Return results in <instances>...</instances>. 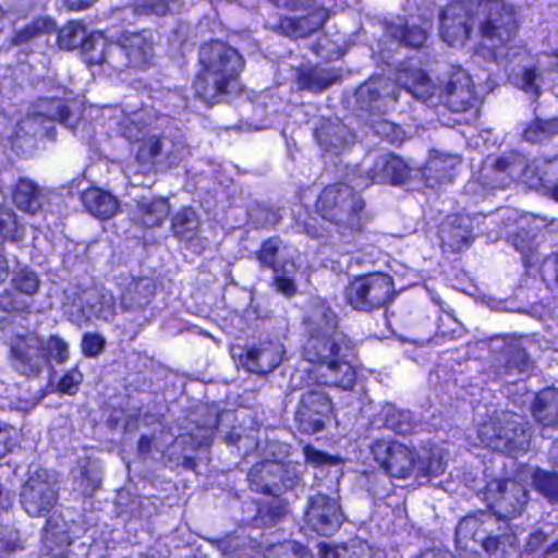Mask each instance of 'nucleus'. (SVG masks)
Returning <instances> with one entry per match:
<instances>
[{
    "instance_id": "nucleus-1",
    "label": "nucleus",
    "mask_w": 558,
    "mask_h": 558,
    "mask_svg": "<svg viewBox=\"0 0 558 558\" xmlns=\"http://www.w3.org/2000/svg\"><path fill=\"white\" fill-rule=\"evenodd\" d=\"M307 336L301 357L307 363V387L301 392L293 421L303 435L324 432L337 418L332 398L322 387L352 392L357 383L356 342L340 329L339 317L326 300H317L306 318Z\"/></svg>"
},
{
    "instance_id": "nucleus-2",
    "label": "nucleus",
    "mask_w": 558,
    "mask_h": 558,
    "mask_svg": "<svg viewBox=\"0 0 558 558\" xmlns=\"http://www.w3.org/2000/svg\"><path fill=\"white\" fill-rule=\"evenodd\" d=\"M245 66L244 56L228 41L216 38L202 43L197 51V70L191 82L194 99L213 108L240 95Z\"/></svg>"
},
{
    "instance_id": "nucleus-3",
    "label": "nucleus",
    "mask_w": 558,
    "mask_h": 558,
    "mask_svg": "<svg viewBox=\"0 0 558 558\" xmlns=\"http://www.w3.org/2000/svg\"><path fill=\"white\" fill-rule=\"evenodd\" d=\"M314 213L333 227L343 243H352L367 229L369 215L361 191L344 180L325 184L318 192Z\"/></svg>"
},
{
    "instance_id": "nucleus-4",
    "label": "nucleus",
    "mask_w": 558,
    "mask_h": 558,
    "mask_svg": "<svg viewBox=\"0 0 558 558\" xmlns=\"http://www.w3.org/2000/svg\"><path fill=\"white\" fill-rule=\"evenodd\" d=\"M532 426L513 411H502L478 427V437L488 447L510 457L525 454L531 447Z\"/></svg>"
},
{
    "instance_id": "nucleus-5",
    "label": "nucleus",
    "mask_w": 558,
    "mask_h": 558,
    "mask_svg": "<svg viewBox=\"0 0 558 558\" xmlns=\"http://www.w3.org/2000/svg\"><path fill=\"white\" fill-rule=\"evenodd\" d=\"M477 35L492 48H506L519 35L521 20L518 7L507 0H480Z\"/></svg>"
},
{
    "instance_id": "nucleus-6",
    "label": "nucleus",
    "mask_w": 558,
    "mask_h": 558,
    "mask_svg": "<svg viewBox=\"0 0 558 558\" xmlns=\"http://www.w3.org/2000/svg\"><path fill=\"white\" fill-rule=\"evenodd\" d=\"M343 299L354 311L371 313L395 299L393 278L381 271L353 276L343 288Z\"/></svg>"
},
{
    "instance_id": "nucleus-7",
    "label": "nucleus",
    "mask_w": 558,
    "mask_h": 558,
    "mask_svg": "<svg viewBox=\"0 0 558 558\" xmlns=\"http://www.w3.org/2000/svg\"><path fill=\"white\" fill-rule=\"evenodd\" d=\"M373 460L389 477L410 478L415 471V448L392 438H377L369 446Z\"/></svg>"
},
{
    "instance_id": "nucleus-8",
    "label": "nucleus",
    "mask_w": 558,
    "mask_h": 558,
    "mask_svg": "<svg viewBox=\"0 0 558 558\" xmlns=\"http://www.w3.org/2000/svg\"><path fill=\"white\" fill-rule=\"evenodd\" d=\"M20 496L23 509L31 517L48 514L58 500L54 475L46 469L36 470L22 486Z\"/></svg>"
},
{
    "instance_id": "nucleus-9",
    "label": "nucleus",
    "mask_w": 558,
    "mask_h": 558,
    "mask_svg": "<svg viewBox=\"0 0 558 558\" xmlns=\"http://www.w3.org/2000/svg\"><path fill=\"white\" fill-rule=\"evenodd\" d=\"M9 348L11 367L28 378L37 377L48 362L44 354V341L34 332L12 337Z\"/></svg>"
},
{
    "instance_id": "nucleus-10",
    "label": "nucleus",
    "mask_w": 558,
    "mask_h": 558,
    "mask_svg": "<svg viewBox=\"0 0 558 558\" xmlns=\"http://www.w3.org/2000/svg\"><path fill=\"white\" fill-rule=\"evenodd\" d=\"M475 13L463 2L451 1L439 13V37L450 47H461L471 37Z\"/></svg>"
},
{
    "instance_id": "nucleus-11",
    "label": "nucleus",
    "mask_w": 558,
    "mask_h": 558,
    "mask_svg": "<svg viewBox=\"0 0 558 558\" xmlns=\"http://www.w3.org/2000/svg\"><path fill=\"white\" fill-rule=\"evenodd\" d=\"M343 513L340 504L328 495L317 493L307 500L304 523L316 534L330 537L341 527Z\"/></svg>"
},
{
    "instance_id": "nucleus-12",
    "label": "nucleus",
    "mask_w": 558,
    "mask_h": 558,
    "mask_svg": "<svg viewBox=\"0 0 558 558\" xmlns=\"http://www.w3.org/2000/svg\"><path fill=\"white\" fill-rule=\"evenodd\" d=\"M107 45H114L122 51L129 68L146 71L154 64V38L153 32L148 28L123 31L116 39L107 38Z\"/></svg>"
},
{
    "instance_id": "nucleus-13",
    "label": "nucleus",
    "mask_w": 558,
    "mask_h": 558,
    "mask_svg": "<svg viewBox=\"0 0 558 558\" xmlns=\"http://www.w3.org/2000/svg\"><path fill=\"white\" fill-rule=\"evenodd\" d=\"M440 97L452 112H466L477 101L475 84L471 75L461 66H453L445 82Z\"/></svg>"
},
{
    "instance_id": "nucleus-14",
    "label": "nucleus",
    "mask_w": 558,
    "mask_h": 558,
    "mask_svg": "<svg viewBox=\"0 0 558 558\" xmlns=\"http://www.w3.org/2000/svg\"><path fill=\"white\" fill-rule=\"evenodd\" d=\"M328 17V10L324 7H318L302 16L279 15L277 22L270 28L283 37L296 40L306 38L320 29Z\"/></svg>"
},
{
    "instance_id": "nucleus-15",
    "label": "nucleus",
    "mask_w": 558,
    "mask_h": 558,
    "mask_svg": "<svg viewBox=\"0 0 558 558\" xmlns=\"http://www.w3.org/2000/svg\"><path fill=\"white\" fill-rule=\"evenodd\" d=\"M412 169L408 162L393 153L381 155L366 171L368 184L400 186L411 178Z\"/></svg>"
},
{
    "instance_id": "nucleus-16",
    "label": "nucleus",
    "mask_w": 558,
    "mask_h": 558,
    "mask_svg": "<svg viewBox=\"0 0 558 558\" xmlns=\"http://www.w3.org/2000/svg\"><path fill=\"white\" fill-rule=\"evenodd\" d=\"M432 27L430 19L420 17L418 22H414L408 17H399L398 22L388 24L387 31L399 46L420 50L426 46Z\"/></svg>"
},
{
    "instance_id": "nucleus-17",
    "label": "nucleus",
    "mask_w": 558,
    "mask_h": 558,
    "mask_svg": "<svg viewBox=\"0 0 558 558\" xmlns=\"http://www.w3.org/2000/svg\"><path fill=\"white\" fill-rule=\"evenodd\" d=\"M496 502L505 518H515L522 513L527 501V489L515 480L502 477L497 481Z\"/></svg>"
},
{
    "instance_id": "nucleus-18",
    "label": "nucleus",
    "mask_w": 558,
    "mask_h": 558,
    "mask_svg": "<svg viewBox=\"0 0 558 558\" xmlns=\"http://www.w3.org/2000/svg\"><path fill=\"white\" fill-rule=\"evenodd\" d=\"M157 284L151 277L132 278L120 295L121 306L125 311H140L148 306L155 299Z\"/></svg>"
},
{
    "instance_id": "nucleus-19",
    "label": "nucleus",
    "mask_w": 558,
    "mask_h": 558,
    "mask_svg": "<svg viewBox=\"0 0 558 558\" xmlns=\"http://www.w3.org/2000/svg\"><path fill=\"white\" fill-rule=\"evenodd\" d=\"M170 234L179 242L191 244L198 238L201 217L192 205H183L169 217Z\"/></svg>"
},
{
    "instance_id": "nucleus-20",
    "label": "nucleus",
    "mask_w": 558,
    "mask_h": 558,
    "mask_svg": "<svg viewBox=\"0 0 558 558\" xmlns=\"http://www.w3.org/2000/svg\"><path fill=\"white\" fill-rule=\"evenodd\" d=\"M521 159L517 177L526 189L543 190L547 187V183L551 182L550 177H558V163L549 161L545 168H541L535 159H529L523 154H521Z\"/></svg>"
},
{
    "instance_id": "nucleus-21",
    "label": "nucleus",
    "mask_w": 558,
    "mask_h": 558,
    "mask_svg": "<svg viewBox=\"0 0 558 558\" xmlns=\"http://www.w3.org/2000/svg\"><path fill=\"white\" fill-rule=\"evenodd\" d=\"M457 160L451 155L436 154L430 156L422 169V178L426 186L435 189L449 183L454 177Z\"/></svg>"
},
{
    "instance_id": "nucleus-22",
    "label": "nucleus",
    "mask_w": 558,
    "mask_h": 558,
    "mask_svg": "<svg viewBox=\"0 0 558 558\" xmlns=\"http://www.w3.org/2000/svg\"><path fill=\"white\" fill-rule=\"evenodd\" d=\"M171 204L166 196H154L149 201L137 202L136 222L145 229L159 228L170 217Z\"/></svg>"
},
{
    "instance_id": "nucleus-23",
    "label": "nucleus",
    "mask_w": 558,
    "mask_h": 558,
    "mask_svg": "<svg viewBox=\"0 0 558 558\" xmlns=\"http://www.w3.org/2000/svg\"><path fill=\"white\" fill-rule=\"evenodd\" d=\"M13 202L20 210L34 215L43 209L47 195L33 181L20 179L13 192Z\"/></svg>"
},
{
    "instance_id": "nucleus-24",
    "label": "nucleus",
    "mask_w": 558,
    "mask_h": 558,
    "mask_svg": "<svg viewBox=\"0 0 558 558\" xmlns=\"http://www.w3.org/2000/svg\"><path fill=\"white\" fill-rule=\"evenodd\" d=\"M530 411L533 418L543 427H557L558 393L554 391L536 393Z\"/></svg>"
},
{
    "instance_id": "nucleus-25",
    "label": "nucleus",
    "mask_w": 558,
    "mask_h": 558,
    "mask_svg": "<svg viewBox=\"0 0 558 558\" xmlns=\"http://www.w3.org/2000/svg\"><path fill=\"white\" fill-rule=\"evenodd\" d=\"M276 478L275 465L270 461L254 463L246 475L250 489L266 496H276L272 488Z\"/></svg>"
},
{
    "instance_id": "nucleus-26",
    "label": "nucleus",
    "mask_w": 558,
    "mask_h": 558,
    "mask_svg": "<svg viewBox=\"0 0 558 558\" xmlns=\"http://www.w3.org/2000/svg\"><path fill=\"white\" fill-rule=\"evenodd\" d=\"M270 354L271 351L268 348L246 345L240 353L239 361L247 372L265 375L278 365V361L268 359Z\"/></svg>"
},
{
    "instance_id": "nucleus-27",
    "label": "nucleus",
    "mask_w": 558,
    "mask_h": 558,
    "mask_svg": "<svg viewBox=\"0 0 558 558\" xmlns=\"http://www.w3.org/2000/svg\"><path fill=\"white\" fill-rule=\"evenodd\" d=\"M558 135V116L543 119L535 117L525 123L521 138L530 144H539Z\"/></svg>"
},
{
    "instance_id": "nucleus-28",
    "label": "nucleus",
    "mask_w": 558,
    "mask_h": 558,
    "mask_svg": "<svg viewBox=\"0 0 558 558\" xmlns=\"http://www.w3.org/2000/svg\"><path fill=\"white\" fill-rule=\"evenodd\" d=\"M337 80V75H327L325 70H319L317 66L302 69L296 73L299 87L315 94L326 90Z\"/></svg>"
},
{
    "instance_id": "nucleus-29",
    "label": "nucleus",
    "mask_w": 558,
    "mask_h": 558,
    "mask_svg": "<svg viewBox=\"0 0 558 558\" xmlns=\"http://www.w3.org/2000/svg\"><path fill=\"white\" fill-rule=\"evenodd\" d=\"M43 542L52 556L61 557L72 541L69 533L59 525L58 519L51 518L47 521Z\"/></svg>"
},
{
    "instance_id": "nucleus-30",
    "label": "nucleus",
    "mask_w": 558,
    "mask_h": 558,
    "mask_svg": "<svg viewBox=\"0 0 558 558\" xmlns=\"http://www.w3.org/2000/svg\"><path fill=\"white\" fill-rule=\"evenodd\" d=\"M400 77L402 87L416 98H425L432 95V80L422 69H405Z\"/></svg>"
},
{
    "instance_id": "nucleus-31",
    "label": "nucleus",
    "mask_w": 558,
    "mask_h": 558,
    "mask_svg": "<svg viewBox=\"0 0 558 558\" xmlns=\"http://www.w3.org/2000/svg\"><path fill=\"white\" fill-rule=\"evenodd\" d=\"M281 243L282 241L278 235L262 241L259 248L255 252L260 268L270 269L274 272L283 270V265L278 262Z\"/></svg>"
},
{
    "instance_id": "nucleus-32",
    "label": "nucleus",
    "mask_w": 558,
    "mask_h": 558,
    "mask_svg": "<svg viewBox=\"0 0 558 558\" xmlns=\"http://www.w3.org/2000/svg\"><path fill=\"white\" fill-rule=\"evenodd\" d=\"M473 243L472 230L451 223L444 230L441 235V246L451 253H460Z\"/></svg>"
},
{
    "instance_id": "nucleus-33",
    "label": "nucleus",
    "mask_w": 558,
    "mask_h": 558,
    "mask_svg": "<svg viewBox=\"0 0 558 558\" xmlns=\"http://www.w3.org/2000/svg\"><path fill=\"white\" fill-rule=\"evenodd\" d=\"M56 29L54 22L47 16L34 19L23 28L16 31L13 43L16 45L26 44L44 34H49Z\"/></svg>"
},
{
    "instance_id": "nucleus-34",
    "label": "nucleus",
    "mask_w": 558,
    "mask_h": 558,
    "mask_svg": "<svg viewBox=\"0 0 558 558\" xmlns=\"http://www.w3.org/2000/svg\"><path fill=\"white\" fill-rule=\"evenodd\" d=\"M522 162L521 154L513 153L509 156H500L493 163V170L497 174H501V182L493 185V187L505 189L514 180L518 174V169Z\"/></svg>"
},
{
    "instance_id": "nucleus-35",
    "label": "nucleus",
    "mask_w": 558,
    "mask_h": 558,
    "mask_svg": "<svg viewBox=\"0 0 558 558\" xmlns=\"http://www.w3.org/2000/svg\"><path fill=\"white\" fill-rule=\"evenodd\" d=\"M82 56L88 66H101L105 60V37L101 32L92 33L86 37Z\"/></svg>"
},
{
    "instance_id": "nucleus-36",
    "label": "nucleus",
    "mask_w": 558,
    "mask_h": 558,
    "mask_svg": "<svg viewBox=\"0 0 558 558\" xmlns=\"http://www.w3.org/2000/svg\"><path fill=\"white\" fill-rule=\"evenodd\" d=\"M533 485L549 502H558V473L536 470L533 474Z\"/></svg>"
},
{
    "instance_id": "nucleus-37",
    "label": "nucleus",
    "mask_w": 558,
    "mask_h": 558,
    "mask_svg": "<svg viewBox=\"0 0 558 558\" xmlns=\"http://www.w3.org/2000/svg\"><path fill=\"white\" fill-rule=\"evenodd\" d=\"M25 233V228L19 223L15 213L5 206L0 207V238L17 242Z\"/></svg>"
},
{
    "instance_id": "nucleus-38",
    "label": "nucleus",
    "mask_w": 558,
    "mask_h": 558,
    "mask_svg": "<svg viewBox=\"0 0 558 558\" xmlns=\"http://www.w3.org/2000/svg\"><path fill=\"white\" fill-rule=\"evenodd\" d=\"M86 37L84 25L78 22H71L60 29L58 41L62 49L72 50L78 47L83 49Z\"/></svg>"
},
{
    "instance_id": "nucleus-39",
    "label": "nucleus",
    "mask_w": 558,
    "mask_h": 558,
    "mask_svg": "<svg viewBox=\"0 0 558 558\" xmlns=\"http://www.w3.org/2000/svg\"><path fill=\"white\" fill-rule=\"evenodd\" d=\"M130 7L136 16L163 17L170 12L168 0H133Z\"/></svg>"
},
{
    "instance_id": "nucleus-40",
    "label": "nucleus",
    "mask_w": 558,
    "mask_h": 558,
    "mask_svg": "<svg viewBox=\"0 0 558 558\" xmlns=\"http://www.w3.org/2000/svg\"><path fill=\"white\" fill-rule=\"evenodd\" d=\"M415 471L416 477H435L442 474L441 459L433 452L420 457L415 450Z\"/></svg>"
},
{
    "instance_id": "nucleus-41",
    "label": "nucleus",
    "mask_w": 558,
    "mask_h": 558,
    "mask_svg": "<svg viewBox=\"0 0 558 558\" xmlns=\"http://www.w3.org/2000/svg\"><path fill=\"white\" fill-rule=\"evenodd\" d=\"M287 513L286 504L278 497L269 504H262L257 507V517L264 524L274 525L281 521Z\"/></svg>"
},
{
    "instance_id": "nucleus-42",
    "label": "nucleus",
    "mask_w": 558,
    "mask_h": 558,
    "mask_svg": "<svg viewBox=\"0 0 558 558\" xmlns=\"http://www.w3.org/2000/svg\"><path fill=\"white\" fill-rule=\"evenodd\" d=\"M506 367L518 373H529L534 368V362L522 347L510 349L506 360Z\"/></svg>"
},
{
    "instance_id": "nucleus-43",
    "label": "nucleus",
    "mask_w": 558,
    "mask_h": 558,
    "mask_svg": "<svg viewBox=\"0 0 558 558\" xmlns=\"http://www.w3.org/2000/svg\"><path fill=\"white\" fill-rule=\"evenodd\" d=\"M162 135H150L143 140L137 150V159L154 163L162 153Z\"/></svg>"
},
{
    "instance_id": "nucleus-44",
    "label": "nucleus",
    "mask_w": 558,
    "mask_h": 558,
    "mask_svg": "<svg viewBox=\"0 0 558 558\" xmlns=\"http://www.w3.org/2000/svg\"><path fill=\"white\" fill-rule=\"evenodd\" d=\"M44 354L59 364H63L70 356L68 343L58 336H51L44 342Z\"/></svg>"
},
{
    "instance_id": "nucleus-45",
    "label": "nucleus",
    "mask_w": 558,
    "mask_h": 558,
    "mask_svg": "<svg viewBox=\"0 0 558 558\" xmlns=\"http://www.w3.org/2000/svg\"><path fill=\"white\" fill-rule=\"evenodd\" d=\"M524 240L515 234L513 239V245L518 252L521 254V262L526 270L534 268L539 263V254L537 252V247L531 242L527 241L523 244Z\"/></svg>"
},
{
    "instance_id": "nucleus-46",
    "label": "nucleus",
    "mask_w": 558,
    "mask_h": 558,
    "mask_svg": "<svg viewBox=\"0 0 558 558\" xmlns=\"http://www.w3.org/2000/svg\"><path fill=\"white\" fill-rule=\"evenodd\" d=\"M82 202L85 208L96 218L102 220L105 217L104 192L97 187H92L83 192Z\"/></svg>"
},
{
    "instance_id": "nucleus-47",
    "label": "nucleus",
    "mask_w": 558,
    "mask_h": 558,
    "mask_svg": "<svg viewBox=\"0 0 558 558\" xmlns=\"http://www.w3.org/2000/svg\"><path fill=\"white\" fill-rule=\"evenodd\" d=\"M14 286L21 292L32 295L38 291L39 280L35 272L27 269L20 270L14 279Z\"/></svg>"
},
{
    "instance_id": "nucleus-48",
    "label": "nucleus",
    "mask_w": 558,
    "mask_h": 558,
    "mask_svg": "<svg viewBox=\"0 0 558 558\" xmlns=\"http://www.w3.org/2000/svg\"><path fill=\"white\" fill-rule=\"evenodd\" d=\"M83 380L82 373L75 367L68 371L59 380L56 390L60 393L74 395Z\"/></svg>"
},
{
    "instance_id": "nucleus-49",
    "label": "nucleus",
    "mask_w": 558,
    "mask_h": 558,
    "mask_svg": "<svg viewBox=\"0 0 558 558\" xmlns=\"http://www.w3.org/2000/svg\"><path fill=\"white\" fill-rule=\"evenodd\" d=\"M303 454L305 457V461L314 466L331 465L336 462L335 457L323 450L316 449L311 444H306L303 447Z\"/></svg>"
},
{
    "instance_id": "nucleus-50",
    "label": "nucleus",
    "mask_w": 558,
    "mask_h": 558,
    "mask_svg": "<svg viewBox=\"0 0 558 558\" xmlns=\"http://www.w3.org/2000/svg\"><path fill=\"white\" fill-rule=\"evenodd\" d=\"M15 446V429L0 421V460L9 454Z\"/></svg>"
},
{
    "instance_id": "nucleus-51",
    "label": "nucleus",
    "mask_w": 558,
    "mask_h": 558,
    "mask_svg": "<svg viewBox=\"0 0 558 558\" xmlns=\"http://www.w3.org/2000/svg\"><path fill=\"white\" fill-rule=\"evenodd\" d=\"M271 283L275 290L286 298H292L298 293V286L292 277H288L283 274H276L271 278Z\"/></svg>"
},
{
    "instance_id": "nucleus-52",
    "label": "nucleus",
    "mask_w": 558,
    "mask_h": 558,
    "mask_svg": "<svg viewBox=\"0 0 558 558\" xmlns=\"http://www.w3.org/2000/svg\"><path fill=\"white\" fill-rule=\"evenodd\" d=\"M104 339L97 333H86L83 338L82 349L85 355H97L104 345Z\"/></svg>"
},
{
    "instance_id": "nucleus-53",
    "label": "nucleus",
    "mask_w": 558,
    "mask_h": 558,
    "mask_svg": "<svg viewBox=\"0 0 558 558\" xmlns=\"http://www.w3.org/2000/svg\"><path fill=\"white\" fill-rule=\"evenodd\" d=\"M263 558H295V555L286 543L279 542L267 546Z\"/></svg>"
},
{
    "instance_id": "nucleus-54",
    "label": "nucleus",
    "mask_w": 558,
    "mask_h": 558,
    "mask_svg": "<svg viewBox=\"0 0 558 558\" xmlns=\"http://www.w3.org/2000/svg\"><path fill=\"white\" fill-rule=\"evenodd\" d=\"M537 72L534 66L525 68L522 73L523 89L525 92H532L536 96L541 95V87L536 84Z\"/></svg>"
},
{
    "instance_id": "nucleus-55",
    "label": "nucleus",
    "mask_w": 558,
    "mask_h": 558,
    "mask_svg": "<svg viewBox=\"0 0 558 558\" xmlns=\"http://www.w3.org/2000/svg\"><path fill=\"white\" fill-rule=\"evenodd\" d=\"M365 96H366L368 102L372 104V102L377 101L380 98V93H379L378 88L373 87L369 84H363L360 86L359 97L362 101H364Z\"/></svg>"
},
{
    "instance_id": "nucleus-56",
    "label": "nucleus",
    "mask_w": 558,
    "mask_h": 558,
    "mask_svg": "<svg viewBox=\"0 0 558 558\" xmlns=\"http://www.w3.org/2000/svg\"><path fill=\"white\" fill-rule=\"evenodd\" d=\"M483 549L489 555H495L500 547V538L497 535H488L482 541Z\"/></svg>"
},
{
    "instance_id": "nucleus-57",
    "label": "nucleus",
    "mask_w": 558,
    "mask_h": 558,
    "mask_svg": "<svg viewBox=\"0 0 558 558\" xmlns=\"http://www.w3.org/2000/svg\"><path fill=\"white\" fill-rule=\"evenodd\" d=\"M397 415H399V416L402 415V413L397 409H393L390 412H388L386 415V424L389 427H391L395 432H397L399 434H403V433H405V430L402 428V423L400 421L395 420V417Z\"/></svg>"
},
{
    "instance_id": "nucleus-58",
    "label": "nucleus",
    "mask_w": 558,
    "mask_h": 558,
    "mask_svg": "<svg viewBox=\"0 0 558 558\" xmlns=\"http://www.w3.org/2000/svg\"><path fill=\"white\" fill-rule=\"evenodd\" d=\"M96 0H63V4L66 5L69 10L77 11L88 8Z\"/></svg>"
},
{
    "instance_id": "nucleus-59",
    "label": "nucleus",
    "mask_w": 558,
    "mask_h": 558,
    "mask_svg": "<svg viewBox=\"0 0 558 558\" xmlns=\"http://www.w3.org/2000/svg\"><path fill=\"white\" fill-rule=\"evenodd\" d=\"M276 7H282L290 10H299L304 7L302 0H269Z\"/></svg>"
},
{
    "instance_id": "nucleus-60",
    "label": "nucleus",
    "mask_w": 558,
    "mask_h": 558,
    "mask_svg": "<svg viewBox=\"0 0 558 558\" xmlns=\"http://www.w3.org/2000/svg\"><path fill=\"white\" fill-rule=\"evenodd\" d=\"M119 210L118 198L107 190V219L116 215Z\"/></svg>"
},
{
    "instance_id": "nucleus-61",
    "label": "nucleus",
    "mask_w": 558,
    "mask_h": 558,
    "mask_svg": "<svg viewBox=\"0 0 558 558\" xmlns=\"http://www.w3.org/2000/svg\"><path fill=\"white\" fill-rule=\"evenodd\" d=\"M551 179L550 183H547V187H544L543 190L546 191L547 195L558 203V175L557 177H550Z\"/></svg>"
},
{
    "instance_id": "nucleus-62",
    "label": "nucleus",
    "mask_w": 558,
    "mask_h": 558,
    "mask_svg": "<svg viewBox=\"0 0 558 558\" xmlns=\"http://www.w3.org/2000/svg\"><path fill=\"white\" fill-rule=\"evenodd\" d=\"M153 446V437L148 435H142L138 439L137 448L140 452L147 453L150 451Z\"/></svg>"
},
{
    "instance_id": "nucleus-63",
    "label": "nucleus",
    "mask_w": 558,
    "mask_h": 558,
    "mask_svg": "<svg viewBox=\"0 0 558 558\" xmlns=\"http://www.w3.org/2000/svg\"><path fill=\"white\" fill-rule=\"evenodd\" d=\"M322 558H342L336 546L323 545L320 548Z\"/></svg>"
},
{
    "instance_id": "nucleus-64",
    "label": "nucleus",
    "mask_w": 558,
    "mask_h": 558,
    "mask_svg": "<svg viewBox=\"0 0 558 558\" xmlns=\"http://www.w3.org/2000/svg\"><path fill=\"white\" fill-rule=\"evenodd\" d=\"M57 109H58V112H57L56 118H58L61 122L68 123L69 122V109L60 101L57 104Z\"/></svg>"
}]
</instances>
